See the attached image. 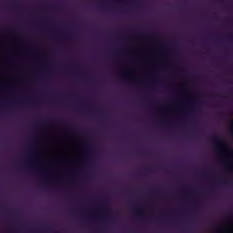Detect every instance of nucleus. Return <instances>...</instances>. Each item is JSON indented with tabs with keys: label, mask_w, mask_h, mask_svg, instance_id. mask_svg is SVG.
<instances>
[{
	"label": "nucleus",
	"mask_w": 233,
	"mask_h": 233,
	"mask_svg": "<svg viewBox=\"0 0 233 233\" xmlns=\"http://www.w3.org/2000/svg\"><path fill=\"white\" fill-rule=\"evenodd\" d=\"M26 103H35V101L29 100Z\"/></svg>",
	"instance_id": "obj_15"
},
{
	"label": "nucleus",
	"mask_w": 233,
	"mask_h": 233,
	"mask_svg": "<svg viewBox=\"0 0 233 233\" xmlns=\"http://www.w3.org/2000/svg\"><path fill=\"white\" fill-rule=\"evenodd\" d=\"M88 221H91L92 219H94V218H86Z\"/></svg>",
	"instance_id": "obj_14"
},
{
	"label": "nucleus",
	"mask_w": 233,
	"mask_h": 233,
	"mask_svg": "<svg viewBox=\"0 0 233 233\" xmlns=\"http://www.w3.org/2000/svg\"><path fill=\"white\" fill-rule=\"evenodd\" d=\"M190 110H192V106H189Z\"/></svg>",
	"instance_id": "obj_18"
},
{
	"label": "nucleus",
	"mask_w": 233,
	"mask_h": 233,
	"mask_svg": "<svg viewBox=\"0 0 233 233\" xmlns=\"http://www.w3.org/2000/svg\"><path fill=\"white\" fill-rule=\"evenodd\" d=\"M25 169H26V170H34V169H35V167H30V166H27V167H25Z\"/></svg>",
	"instance_id": "obj_8"
},
{
	"label": "nucleus",
	"mask_w": 233,
	"mask_h": 233,
	"mask_svg": "<svg viewBox=\"0 0 233 233\" xmlns=\"http://www.w3.org/2000/svg\"><path fill=\"white\" fill-rule=\"evenodd\" d=\"M158 221H167V218H158Z\"/></svg>",
	"instance_id": "obj_10"
},
{
	"label": "nucleus",
	"mask_w": 233,
	"mask_h": 233,
	"mask_svg": "<svg viewBox=\"0 0 233 233\" xmlns=\"http://www.w3.org/2000/svg\"><path fill=\"white\" fill-rule=\"evenodd\" d=\"M229 133L233 136V127L229 130Z\"/></svg>",
	"instance_id": "obj_13"
},
{
	"label": "nucleus",
	"mask_w": 233,
	"mask_h": 233,
	"mask_svg": "<svg viewBox=\"0 0 233 233\" xmlns=\"http://www.w3.org/2000/svg\"><path fill=\"white\" fill-rule=\"evenodd\" d=\"M86 148L87 150H92V144H87V145H86Z\"/></svg>",
	"instance_id": "obj_5"
},
{
	"label": "nucleus",
	"mask_w": 233,
	"mask_h": 233,
	"mask_svg": "<svg viewBox=\"0 0 233 233\" xmlns=\"http://www.w3.org/2000/svg\"><path fill=\"white\" fill-rule=\"evenodd\" d=\"M227 39H228L229 41H232V39H233L232 34L228 35L227 36Z\"/></svg>",
	"instance_id": "obj_7"
},
{
	"label": "nucleus",
	"mask_w": 233,
	"mask_h": 233,
	"mask_svg": "<svg viewBox=\"0 0 233 233\" xmlns=\"http://www.w3.org/2000/svg\"><path fill=\"white\" fill-rule=\"evenodd\" d=\"M212 143L214 145H217L218 147H223V148H226L227 150H229L230 156H233V149L228 147V145L225 144V140L223 139V137L221 136H215L211 139Z\"/></svg>",
	"instance_id": "obj_1"
},
{
	"label": "nucleus",
	"mask_w": 233,
	"mask_h": 233,
	"mask_svg": "<svg viewBox=\"0 0 233 233\" xmlns=\"http://www.w3.org/2000/svg\"><path fill=\"white\" fill-rule=\"evenodd\" d=\"M202 176H203V177H208V173H204Z\"/></svg>",
	"instance_id": "obj_12"
},
{
	"label": "nucleus",
	"mask_w": 233,
	"mask_h": 233,
	"mask_svg": "<svg viewBox=\"0 0 233 233\" xmlns=\"http://www.w3.org/2000/svg\"><path fill=\"white\" fill-rule=\"evenodd\" d=\"M133 214L137 216V218H142L143 217V210H141V208H136L133 209Z\"/></svg>",
	"instance_id": "obj_3"
},
{
	"label": "nucleus",
	"mask_w": 233,
	"mask_h": 233,
	"mask_svg": "<svg viewBox=\"0 0 233 233\" xmlns=\"http://www.w3.org/2000/svg\"><path fill=\"white\" fill-rule=\"evenodd\" d=\"M41 127H66V125L56 122H47L41 125Z\"/></svg>",
	"instance_id": "obj_2"
},
{
	"label": "nucleus",
	"mask_w": 233,
	"mask_h": 233,
	"mask_svg": "<svg viewBox=\"0 0 233 233\" xmlns=\"http://www.w3.org/2000/svg\"><path fill=\"white\" fill-rule=\"evenodd\" d=\"M57 39H66V35H58Z\"/></svg>",
	"instance_id": "obj_6"
},
{
	"label": "nucleus",
	"mask_w": 233,
	"mask_h": 233,
	"mask_svg": "<svg viewBox=\"0 0 233 233\" xmlns=\"http://www.w3.org/2000/svg\"><path fill=\"white\" fill-rule=\"evenodd\" d=\"M103 213L104 214H108V208H103Z\"/></svg>",
	"instance_id": "obj_9"
},
{
	"label": "nucleus",
	"mask_w": 233,
	"mask_h": 233,
	"mask_svg": "<svg viewBox=\"0 0 233 233\" xmlns=\"http://www.w3.org/2000/svg\"><path fill=\"white\" fill-rule=\"evenodd\" d=\"M122 77L127 78V72H124V73L122 74Z\"/></svg>",
	"instance_id": "obj_11"
},
{
	"label": "nucleus",
	"mask_w": 233,
	"mask_h": 233,
	"mask_svg": "<svg viewBox=\"0 0 233 233\" xmlns=\"http://www.w3.org/2000/svg\"><path fill=\"white\" fill-rule=\"evenodd\" d=\"M5 90H6V87H3Z\"/></svg>",
	"instance_id": "obj_19"
},
{
	"label": "nucleus",
	"mask_w": 233,
	"mask_h": 233,
	"mask_svg": "<svg viewBox=\"0 0 233 233\" xmlns=\"http://www.w3.org/2000/svg\"><path fill=\"white\" fill-rule=\"evenodd\" d=\"M98 232H105V228L104 227H97L96 228Z\"/></svg>",
	"instance_id": "obj_4"
},
{
	"label": "nucleus",
	"mask_w": 233,
	"mask_h": 233,
	"mask_svg": "<svg viewBox=\"0 0 233 233\" xmlns=\"http://www.w3.org/2000/svg\"><path fill=\"white\" fill-rule=\"evenodd\" d=\"M152 192H157V190H156V189H152Z\"/></svg>",
	"instance_id": "obj_17"
},
{
	"label": "nucleus",
	"mask_w": 233,
	"mask_h": 233,
	"mask_svg": "<svg viewBox=\"0 0 233 233\" xmlns=\"http://www.w3.org/2000/svg\"><path fill=\"white\" fill-rule=\"evenodd\" d=\"M212 191V188H208V190H207V192H211Z\"/></svg>",
	"instance_id": "obj_16"
}]
</instances>
